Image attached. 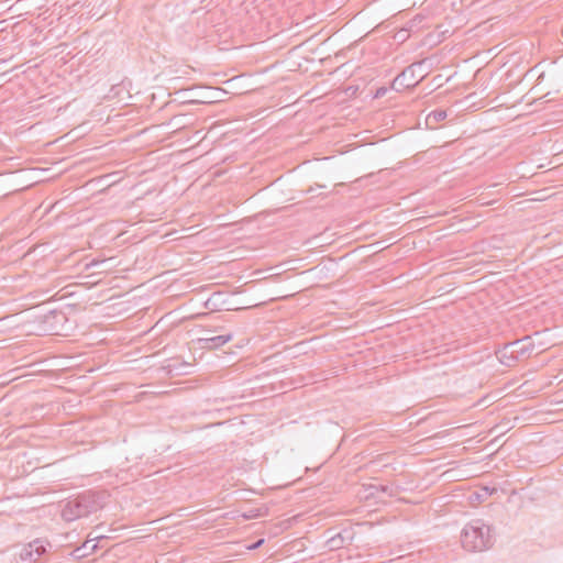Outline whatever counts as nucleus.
I'll use <instances>...</instances> for the list:
<instances>
[{
	"label": "nucleus",
	"mask_w": 563,
	"mask_h": 563,
	"mask_svg": "<svg viewBox=\"0 0 563 563\" xmlns=\"http://www.w3.org/2000/svg\"><path fill=\"white\" fill-rule=\"evenodd\" d=\"M415 65L412 64L405 68L393 81V88L396 90L404 88H411L419 84V81L423 78L419 79L415 76Z\"/></svg>",
	"instance_id": "20e7f679"
},
{
	"label": "nucleus",
	"mask_w": 563,
	"mask_h": 563,
	"mask_svg": "<svg viewBox=\"0 0 563 563\" xmlns=\"http://www.w3.org/2000/svg\"><path fill=\"white\" fill-rule=\"evenodd\" d=\"M417 19H420V16H416L413 20H411L409 23H408V27H405L402 30H400L396 36L398 38H400L401 41H406L407 37L409 36V32L413 29V26L416 25L415 22Z\"/></svg>",
	"instance_id": "1a4fd4ad"
},
{
	"label": "nucleus",
	"mask_w": 563,
	"mask_h": 563,
	"mask_svg": "<svg viewBox=\"0 0 563 563\" xmlns=\"http://www.w3.org/2000/svg\"><path fill=\"white\" fill-rule=\"evenodd\" d=\"M103 263H104V261H100V262H99V261H92V262L89 264V266H97V265H100V264H103Z\"/></svg>",
	"instance_id": "9b49d317"
},
{
	"label": "nucleus",
	"mask_w": 563,
	"mask_h": 563,
	"mask_svg": "<svg viewBox=\"0 0 563 563\" xmlns=\"http://www.w3.org/2000/svg\"><path fill=\"white\" fill-rule=\"evenodd\" d=\"M46 551L45 542L36 539L21 550L20 558L24 562H36L46 553Z\"/></svg>",
	"instance_id": "7ed1b4c3"
},
{
	"label": "nucleus",
	"mask_w": 563,
	"mask_h": 563,
	"mask_svg": "<svg viewBox=\"0 0 563 563\" xmlns=\"http://www.w3.org/2000/svg\"><path fill=\"white\" fill-rule=\"evenodd\" d=\"M446 118V111L445 110H434L427 117V123L433 122L438 123L443 121Z\"/></svg>",
	"instance_id": "6e6552de"
},
{
	"label": "nucleus",
	"mask_w": 563,
	"mask_h": 563,
	"mask_svg": "<svg viewBox=\"0 0 563 563\" xmlns=\"http://www.w3.org/2000/svg\"><path fill=\"white\" fill-rule=\"evenodd\" d=\"M354 533L351 529H344L341 532L332 536L327 540V547L330 551H335L343 548L345 544H351Z\"/></svg>",
	"instance_id": "39448f33"
},
{
	"label": "nucleus",
	"mask_w": 563,
	"mask_h": 563,
	"mask_svg": "<svg viewBox=\"0 0 563 563\" xmlns=\"http://www.w3.org/2000/svg\"><path fill=\"white\" fill-rule=\"evenodd\" d=\"M233 335L231 333L220 334L211 338H201L199 339L200 347L213 350L218 349L232 340Z\"/></svg>",
	"instance_id": "0eeeda50"
},
{
	"label": "nucleus",
	"mask_w": 563,
	"mask_h": 563,
	"mask_svg": "<svg viewBox=\"0 0 563 563\" xmlns=\"http://www.w3.org/2000/svg\"><path fill=\"white\" fill-rule=\"evenodd\" d=\"M373 488L376 490V492H382V493H385L389 496H395L396 495V488L393 487V486H388V485H379V486H373Z\"/></svg>",
	"instance_id": "9d476101"
},
{
	"label": "nucleus",
	"mask_w": 563,
	"mask_h": 563,
	"mask_svg": "<svg viewBox=\"0 0 563 563\" xmlns=\"http://www.w3.org/2000/svg\"><path fill=\"white\" fill-rule=\"evenodd\" d=\"M102 496L99 493L87 490L69 499L62 509V517L66 521H74L102 508Z\"/></svg>",
	"instance_id": "f257e3e1"
},
{
	"label": "nucleus",
	"mask_w": 563,
	"mask_h": 563,
	"mask_svg": "<svg viewBox=\"0 0 563 563\" xmlns=\"http://www.w3.org/2000/svg\"><path fill=\"white\" fill-rule=\"evenodd\" d=\"M462 547L470 552H482L493 545L492 528L477 519L466 525L461 533Z\"/></svg>",
	"instance_id": "f03ea898"
},
{
	"label": "nucleus",
	"mask_w": 563,
	"mask_h": 563,
	"mask_svg": "<svg viewBox=\"0 0 563 563\" xmlns=\"http://www.w3.org/2000/svg\"><path fill=\"white\" fill-rule=\"evenodd\" d=\"M508 349H511V354H514V363H516L520 356L526 355L531 351V344L525 343V340H517L514 342H510L504 346L503 355H506V352Z\"/></svg>",
	"instance_id": "423d86ee"
}]
</instances>
